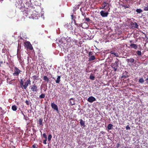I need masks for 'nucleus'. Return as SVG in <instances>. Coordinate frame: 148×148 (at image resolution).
<instances>
[{
    "mask_svg": "<svg viewBox=\"0 0 148 148\" xmlns=\"http://www.w3.org/2000/svg\"><path fill=\"white\" fill-rule=\"evenodd\" d=\"M30 2H28V9L29 10L28 11V16L29 18H30L33 19H36V17L35 14L34 12L36 10L35 9V7H34V5L36 6V3L37 1L36 0H29Z\"/></svg>",
    "mask_w": 148,
    "mask_h": 148,
    "instance_id": "obj_1",
    "label": "nucleus"
},
{
    "mask_svg": "<svg viewBox=\"0 0 148 148\" xmlns=\"http://www.w3.org/2000/svg\"><path fill=\"white\" fill-rule=\"evenodd\" d=\"M77 40L75 39H72L70 42L68 43L67 45L69 47H71L75 45H76L78 46L77 44Z\"/></svg>",
    "mask_w": 148,
    "mask_h": 148,
    "instance_id": "obj_2",
    "label": "nucleus"
},
{
    "mask_svg": "<svg viewBox=\"0 0 148 148\" xmlns=\"http://www.w3.org/2000/svg\"><path fill=\"white\" fill-rule=\"evenodd\" d=\"M14 73H13L14 76H18L21 71L17 67H15L14 68Z\"/></svg>",
    "mask_w": 148,
    "mask_h": 148,
    "instance_id": "obj_3",
    "label": "nucleus"
},
{
    "mask_svg": "<svg viewBox=\"0 0 148 148\" xmlns=\"http://www.w3.org/2000/svg\"><path fill=\"white\" fill-rule=\"evenodd\" d=\"M109 4L106 2H104L102 4L101 9L106 10L108 8Z\"/></svg>",
    "mask_w": 148,
    "mask_h": 148,
    "instance_id": "obj_4",
    "label": "nucleus"
},
{
    "mask_svg": "<svg viewBox=\"0 0 148 148\" xmlns=\"http://www.w3.org/2000/svg\"><path fill=\"white\" fill-rule=\"evenodd\" d=\"M29 88L33 92H36L38 90L37 87L35 84H34L32 85L31 87H30Z\"/></svg>",
    "mask_w": 148,
    "mask_h": 148,
    "instance_id": "obj_5",
    "label": "nucleus"
},
{
    "mask_svg": "<svg viewBox=\"0 0 148 148\" xmlns=\"http://www.w3.org/2000/svg\"><path fill=\"white\" fill-rule=\"evenodd\" d=\"M100 14L103 17H106L108 16L109 13L108 12H105L104 11L102 10L100 12Z\"/></svg>",
    "mask_w": 148,
    "mask_h": 148,
    "instance_id": "obj_6",
    "label": "nucleus"
},
{
    "mask_svg": "<svg viewBox=\"0 0 148 148\" xmlns=\"http://www.w3.org/2000/svg\"><path fill=\"white\" fill-rule=\"evenodd\" d=\"M96 100L95 98L92 96L89 97L87 99L88 101L90 103H92Z\"/></svg>",
    "mask_w": 148,
    "mask_h": 148,
    "instance_id": "obj_7",
    "label": "nucleus"
},
{
    "mask_svg": "<svg viewBox=\"0 0 148 148\" xmlns=\"http://www.w3.org/2000/svg\"><path fill=\"white\" fill-rule=\"evenodd\" d=\"M130 25L132 29H134L135 28H138V25L137 24L136 22H132L131 23Z\"/></svg>",
    "mask_w": 148,
    "mask_h": 148,
    "instance_id": "obj_8",
    "label": "nucleus"
},
{
    "mask_svg": "<svg viewBox=\"0 0 148 148\" xmlns=\"http://www.w3.org/2000/svg\"><path fill=\"white\" fill-rule=\"evenodd\" d=\"M75 101L74 98H71L69 100V103L71 106L75 105Z\"/></svg>",
    "mask_w": 148,
    "mask_h": 148,
    "instance_id": "obj_9",
    "label": "nucleus"
},
{
    "mask_svg": "<svg viewBox=\"0 0 148 148\" xmlns=\"http://www.w3.org/2000/svg\"><path fill=\"white\" fill-rule=\"evenodd\" d=\"M51 106L52 108L55 110H56L57 111H58V106L54 103H52L51 104Z\"/></svg>",
    "mask_w": 148,
    "mask_h": 148,
    "instance_id": "obj_10",
    "label": "nucleus"
},
{
    "mask_svg": "<svg viewBox=\"0 0 148 148\" xmlns=\"http://www.w3.org/2000/svg\"><path fill=\"white\" fill-rule=\"evenodd\" d=\"M37 123L38 124V125L39 127H42L43 125L42 124V119H39L38 121H37Z\"/></svg>",
    "mask_w": 148,
    "mask_h": 148,
    "instance_id": "obj_11",
    "label": "nucleus"
},
{
    "mask_svg": "<svg viewBox=\"0 0 148 148\" xmlns=\"http://www.w3.org/2000/svg\"><path fill=\"white\" fill-rule=\"evenodd\" d=\"M128 76L129 75H128V72L126 71H125L123 74V75L121 77V78L125 79L127 77H128Z\"/></svg>",
    "mask_w": 148,
    "mask_h": 148,
    "instance_id": "obj_12",
    "label": "nucleus"
},
{
    "mask_svg": "<svg viewBox=\"0 0 148 148\" xmlns=\"http://www.w3.org/2000/svg\"><path fill=\"white\" fill-rule=\"evenodd\" d=\"M27 81L25 82V84L24 85L23 84V83L22 81L21 82V86L22 87L23 86V88L24 89H26V88H27V86H28V82H27Z\"/></svg>",
    "mask_w": 148,
    "mask_h": 148,
    "instance_id": "obj_13",
    "label": "nucleus"
},
{
    "mask_svg": "<svg viewBox=\"0 0 148 148\" xmlns=\"http://www.w3.org/2000/svg\"><path fill=\"white\" fill-rule=\"evenodd\" d=\"M38 75H36L33 76L31 77V79L34 80V81L33 82V83H34V81L38 79Z\"/></svg>",
    "mask_w": 148,
    "mask_h": 148,
    "instance_id": "obj_14",
    "label": "nucleus"
},
{
    "mask_svg": "<svg viewBox=\"0 0 148 148\" xmlns=\"http://www.w3.org/2000/svg\"><path fill=\"white\" fill-rule=\"evenodd\" d=\"M80 121V124L81 126L82 127L83 126L84 127L86 126V125L85 124V121H83L82 119H80L79 120Z\"/></svg>",
    "mask_w": 148,
    "mask_h": 148,
    "instance_id": "obj_15",
    "label": "nucleus"
},
{
    "mask_svg": "<svg viewBox=\"0 0 148 148\" xmlns=\"http://www.w3.org/2000/svg\"><path fill=\"white\" fill-rule=\"evenodd\" d=\"M130 47L134 48V49H137L138 48V45L136 44L132 43L130 45Z\"/></svg>",
    "mask_w": 148,
    "mask_h": 148,
    "instance_id": "obj_16",
    "label": "nucleus"
},
{
    "mask_svg": "<svg viewBox=\"0 0 148 148\" xmlns=\"http://www.w3.org/2000/svg\"><path fill=\"white\" fill-rule=\"evenodd\" d=\"M96 58L93 55L92 56H91L88 58V61L89 62L91 61L94 60Z\"/></svg>",
    "mask_w": 148,
    "mask_h": 148,
    "instance_id": "obj_17",
    "label": "nucleus"
},
{
    "mask_svg": "<svg viewBox=\"0 0 148 148\" xmlns=\"http://www.w3.org/2000/svg\"><path fill=\"white\" fill-rule=\"evenodd\" d=\"M134 61V59L133 58H131L130 59H127L126 60V61L128 62H130L131 63H133Z\"/></svg>",
    "mask_w": 148,
    "mask_h": 148,
    "instance_id": "obj_18",
    "label": "nucleus"
},
{
    "mask_svg": "<svg viewBox=\"0 0 148 148\" xmlns=\"http://www.w3.org/2000/svg\"><path fill=\"white\" fill-rule=\"evenodd\" d=\"M110 53L111 54H114V56L116 57H119V54L117 53H115L113 50H111L110 51Z\"/></svg>",
    "mask_w": 148,
    "mask_h": 148,
    "instance_id": "obj_19",
    "label": "nucleus"
},
{
    "mask_svg": "<svg viewBox=\"0 0 148 148\" xmlns=\"http://www.w3.org/2000/svg\"><path fill=\"white\" fill-rule=\"evenodd\" d=\"M121 5L122 6V7H123L125 9H126L127 8H129L130 6L129 5L124 4L123 3L121 4Z\"/></svg>",
    "mask_w": 148,
    "mask_h": 148,
    "instance_id": "obj_20",
    "label": "nucleus"
},
{
    "mask_svg": "<svg viewBox=\"0 0 148 148\" xmlns=\"http://www.w3.org/2000/svg\"><path fill=\"white\" fill-rule=\"evenodd\" d=\"M61 76H58L57 79L56 80V83L57 84H59L60 81Z\"/></svg>",
    "mask_w": 148,
    "mask_h": 148,
    "instance_id": "obj_21",
    "label": "nucleus"
},
{
    "mask_svg": "<svg viewBox=\"0 0 148 148\" xmlns=\"http://www.w3.org/2000/svg\"><path fill=\"white\" fill-rule=\"evenodd\" d=\"M28 49L34 51L33 47L30 42L28 41Z\"/></svg>",
    "mask_w": 148,
    "mask_h": 148,
    "instance_id": "obj_22",
    "label": "nucleus"
},
{
    "mask_svg": "<svg viewBox=\"0 0 148 148\" xmlns=\"http://www.w3.org/2000/svg\"><path fill=\"white\" fill-rule=\"evenodd\" d=\"M43 79L45 81H46L47 83L49 81V79L46 76H45L43 77Z\"/></svg>",
    "mask_w": 148,
    "mask_h": 148,
    "instance_id": "obj_23",
    "label": "nucleus"
},
{
    "mask_svg": "<svg viewBox=\"0 0 148 148\" xmlns=\"http://www.w3.org/2000/svg\"><path fill=\"white\" fill-rule=\"evenodd\" d=\"M113 125L111 124H109L107 126V128L108 130H110L112 129Z\"/></svg>",
    "mask_w": 148,
    "mask_h": 148,
    "instance_id": "obj_24",
    "label": "nucleus"
},
{
    "mask_svg": "<svg viewBox=\"0 0 148 148\" xmlns=\"http://www.w3.org/2000/svg\"><path fill=\"white\" fill-rule=\"evenodd\" d=\"M138 82L140 83L143 84L144 82V80L143 78H141L139 79Z\"/></svg>",
    "mask_w": 148,
    "mask_h": 148,
    "instance_id": "obj_25",
    "label": "nucleus"
},
{
    "mask_svg": "<svg viewBox=\"0 0 148 148\" xmlns=\"http://www.w3.org/2000/svg\"><path fill=\"white\" fill-rule=\"evenodd\" d=\"M12 108L13 111H16L17 110V107L15 105H13L12 107Z\"/></svg>",
    "mask_w": 148,
    "mask_h": 148,
    "instance_id": "obj_26",
    "label": "nucleus"
},
{
    "mask_svg": "<svg viewBox=\"0 0 148 148\" xmlns=\"http://www.w3.org/2000/svg\"><path fill=\"white\" fill-rule=\"evenodd\" d=\"M136 11L137 13H142L143 11L142 10L140 9H136Z\"/></svg>",
    "mask_w": 148,
    "mask_h": 148,
    "instance_id": "obj_27",
    "label": "nucleus"
},
{
    "mask_svg": "<svg viewBox=\"0 0 148 148\" xmlns=\"http://www.w3.org/2000/svg\"><path fill=\"white\" fill-rule=\"evenodd\" d=\"M118 66V65L117 63V62H116L115 63H113V64H112V67H117Z\"/></svg>",
    "mask_w": 148,
    "mask_h": 148,
    "instance_id": "obj_28",
    "label": "nucleus"
},
{
    "mask_svg": "<svg viewBox=\"0 0 148 148\" xmlns=\"http://www.w3.org/2000/svg\"><path fill=\"white\" fill-rule=\"evenodd\" d=\"M45 97V94H42L40 96L39 98L40 99L44 98Z\"/></svg>",
    "mask_w": 148,
    "mask_h": 148,
    "instance_id": "obj_29",
    "label": "nucleus"
},
{
    "mask_svg": "<svg viewBox=\"0 0 148 148\" xmlns=\"http://www.w3.org/2000/svg\"><path fill=\"white\" fill-rule=\"evenodd\" d=\"M84 19H85V21H86L87 22H90L91 21L89 18H86L85 16H84Z\"/></svg>",
    "mask_w": 148,
    "mask_h": 148,
    "instance_id": "obj_30",
    "label": "nucleus"
},
{
    "mask_svg": "<svg viewBox=\"0 0 148 148\" xmlns=\"http://www.w3.org/2000/svg\"><path fill=\"white\" fill-rule=\"evenodd\" d=\"M24 45L27 49V50H28V41H26L24 43Z\"/></svg>",
    "mask_w": 148,
    "mask_h": 148,
    "instance_id": "obj_31",
    "label": "nucleus"
},
{
    "mask_svg": "<svg viewBox=\"0 0 148 148\" xmlns=\"http://www.w3.org/2000/svg\"><path fill=\"white\" fill-rule=\"evenodd\" d=\"M94 54L93 52L90 51L88 53V57H90L91 56H93Z\"/></svg>",
    "mask_w": 148,
    "mask_h": 148,
    "instance_id": "obj_32",
    "label": "nucleus"
},
{
    "mask_svg": "<svg viewBox=\"0 0 148 148\" xmlns=\"http://www.w3.org/2000/svg\"><path fill=\"white\" fill-rule=\"evenodd\" d=\"M90 79L92 80H94L95 79V77L92 75H90Z\"/></svg>",
    "mask_w": 148,
    "mask_h": 148,
    "instance_id": "obj_33",
    "label": "nucleus"
},
{
    "mask_svg": "<svg viewBox=\"0 0 148 148\" xmlns=\"http://www.w3.org/2000/svg\"><path fill=\"white\" fill-rule=\"evenodd\" d=\"M52 137V136L51 134H49L48 136V140L49 141V142L51 140Z\"/></svg>",
    "mask_w": 148,
    "mask_h": 148,
    "instance_id": "obj_34",
    "label": "nucleus"
},
{
    "mask_svg": "<svg viewBox=\"0 0 148 148\" xmlns=\"http://www.w3.org/2000/svg\"><path fill=\"white\" fill-rule=\"evenodd\" d=\"M136 53L138 56H141L142 55V53L141 51H140L138 50L136 52Z\"/></svg>",
    "mask_w": 148,
    "mask_h": 148,
    "instance_id": "obj_35",
    "label": "nucleus"
},
{
    "mask_svg": "<svg viewBox=\"0 0 148 148\" xmlns=\"http://www.w3.org/2000/svg\"><path fill=\"white\" fill-rule=\"evenodd\" d=\"M32 147L33 148H38V146L36 144H34Z\"/></svg>",
    "mask_w": 148,
    "mask_h": 148,
    "instance_id": "obj_36",
    "label": "nucleus"
},
{
    "mask_svg": "<svg viewBox=\"0 0 148 148\" xmlns=\"http://www.w3.org/2000/svg\"><path fill=\"white\" fill-rule=\"evenodd\" d=\"M144 10L145 11H148V5L147 6H145L143 8Z\"/></svg>",
    "mask_w": 148,
    "mask_h": 148,
    "instance_id": "obj_37",
    "label": "nucleus"
},
{
    "mask_svg": "<svg viewBox=\"0 0 148 148\" xmlns=\"http://www.w3.org/2000/svg\"><path fill=\"white\" fill-rule=\"evenodd\" d=\"M42 136L45 139H47V136L45 133H43V134Z\"/></svg>",
    "mask_w": 148,
    "mask_h": 148,
    "instance_id": "obj_38",
    "label": "nucleus"
},
{
    "mask_svg": "<svg viewBox=\"0 0 148 148\" xmlns=\"http://www.w3.org/2000/svg\"><path fill=\"white\" fill-rule=\"evenodd\" d=\"M23 14L25 16H27L28 15V14L26 12H25V11H23Z\"/></svg>",
    "mask_w": 148,
    "mask_h": 148,
    "instance_id": "obj_39",
    "label": "nucleus"
},
{
    "mask_svg": "<svg viewBox=\"0 0 148 148\" xmlns=\"http://www.w3.org/2000/svg\"><path fill=\"white\" fill-rule=\"evenodd\" d=\"M126 128L127 130H130V127L128 125H127L126 126Z\"/></svg>",
    "mask_w": 148,
    "mask_h": 148,
    "instance_id": "obj_40",
    "label": "nucleus"
},
{
    "mask_svg": "<svg viewBox=\"0 0 148 148\" xmlns=\"http://www.w3.org/2000/svg\"><path fill=\"white\" fill-rule=\"evenodd\" d=\"M47 139H45L43 140V143L45 144H47L46 141Z\"/></svg>",
    "mask_w": 148,
    "mask_h": 148,
    "instance_id": "obj_41",
    "label": "nucleus"
},
{
    "mask_svg": "<svg viewBox=\"0 0 148 148\" xmlns=\"http://www.w3.org/2000/svg\"><path fill=\"white\" fill-rule=\"evenodd\" d=\"M114 69V71H116L117 70V67H112Z\"/></svg>",
    "mask_w": 148,
    "mask_h": 148,
    "instance_id": "obj_42",
    "label": "nucleus"
},
{
    "mask_svg": "<svg viewBox=\"0 0 148 148\" xmlns=\"http://www.w3.org/2000/svg\"><path fill=\"white\" fill-rule=\"evenodd\" d=\"M145 80L146 81L147 83L148 84V76L147 78L146 79H145Z\"/></svg>",
    "mask_w": 148,
    "mask_h": 148,
    "instance_id": "obj_43",
    "label": "nucleus"
},
{
    "mask_svg": "<svg viewBox=\"0 0 148 148\" xmlns=\"http://www.w3.org/2000/svg\"><path fill=\"white\" fill-rule=\"evenodd\" d=\"M68 26H69V25L68 24V23H67V24H66L65 25H64V26L65 27H68Z\"/></svg>",
    "mask_w": 148,
    "mask_h": 148,
    "instance_id": "obj_44",
    "label": "nucleus"
},
{
    "mask_svg": "<svg viewBox=\"0 0 148 148\" xmlns=\"http://www.w3.org/2000/svg\"><path fill=\"white\" fill-rule=\"evenodd\" d=\"M82 16H84V17L85 16H86V15H85V13H82Z\"/></svg>",
    "mask_w": 148,
    "mask_h": 148,
    "instance_id": "obj_45",
    "label": "nucleus"
},
{
    "mask_svg": "<svg viewBox=\"0 0 148 148\" xmlns=\"http://www.w3.org/2000/svg\"><path fill=\"white\" fill-rule=\"evenodd\" d=\"M3 61H1L0 62V67L1 66L2 64L3 63Z\"/></svg>",
    "mask_w": 148,
    "mask_h": 148,
    "instance_id": "obj_46",
    "label": "nucleus"
},
{
    "mask_svg": "<svg viewBox=\"0 0 148 148\" xmlns=\"http://www.w3.org/2000/svg\"><path fill=\"white\" fill-rule=\"evenodd\" d=\"M23 115H24V118H25V119L26 120H27V117H26V116H25V115L24 114H23Z\"/></svg>",
    "mask_w": 148,
    "mask_h": 148,
    "instance_id": "obj_47",
    "label": "nucleus"
},
{
    "mask_svg": "<svg viewBox=\"0 0 148 148\" xmlns=\"http://www.w3.org/2000/svg\"><path fill=\"white\" fill-rule=\"evenodd\" d=\"M30 81L29 79H28V84H30Z\"/></svg>",
    "mask_w": 148,
    "mask_h": 148,
    "instance_id": "obj_48",
    "label": "nucleus"
},
{
    "mask_svg": "<svg viewBox=\"0 0 148 148\" xmlns=\"http://www.w3.org/2000/svg\"><path fill=\"white\" fill-rule=\"evenodd\" d=\"M25 103L27 105H28V100H26L25 101Z\"/></svg>",
    "mask_w": 148,
    "mask_h": 148,
    "instance_id": "obj_49",
    "label": "nucleus"
},
{
    "mask_svg": "<svg viewBox=\"0 0 148 148\" xmlns=\"http://www.w3.org/2000/svg\"><path fill=\"white\" fill-rule=\"evenodd\" d=\"M127 12H128V13H130L131 12V11L130 10H127Z\"/></svg>",
    "mask_w": 148,
    "mask_h": 148,
    "instance_id": "obj_50",
    "label": "nucleus"
},
{
    "mask_svg": "<svg viewBox=\"0 0 148 148\" xmlns=\"http://www.w3.org/2000/svg\"><path fill=\"white\" fill-rule=\"evenodd\" d=\"M51 77L53 79H55V78L53 77Z\"/></svg>",
    "mask_w": 148,
    "mask_h": 148,
    "instance_id": "obj_51",
    "label": "nucleus"
},
{
    "mask_svg": "<svg viewBox=\"0 0 148 148\" xmlns=\"http://www.w3.org/2000/svg\"><path fill=\"white\" fill-rule=\"evenodd\" d=\"M75 25H77V23H75Z\"/></svg>",
    "mask_w": 148,
    "mask_h": 148,
    "instance_id": "obj_52",
    "label": "nucleus"
},
{
    "mask_svg": "<svg viewBox=\"0 0 148 148\" xmlns=\"http://www.w3.org/2000/svg\"><path fill=\"white\" fill-rule=\"evenodd\" d=\"M119 143H117V145H118V146H119Z\"/></svg>",
    "mask_w": 148,
    "mask_h": 148,
    "instance_id": "obj_53",
    "label": "nucleus"
},
{
    "mask_svg": "<svg viewBox=\"0 0 148 148\" xmlns=\"http://www.w3.org/2000/svg\"><path fill=\"white\" fill-rule=\"evenodd\" d=\"M4 50V49H2V51H3V50Z\"/></svg>",
    "mask_w": 148,
    "mask_h": 148,
    "instance_id": "obj_54",
    "label": "nucleus"
}]
</instances>
